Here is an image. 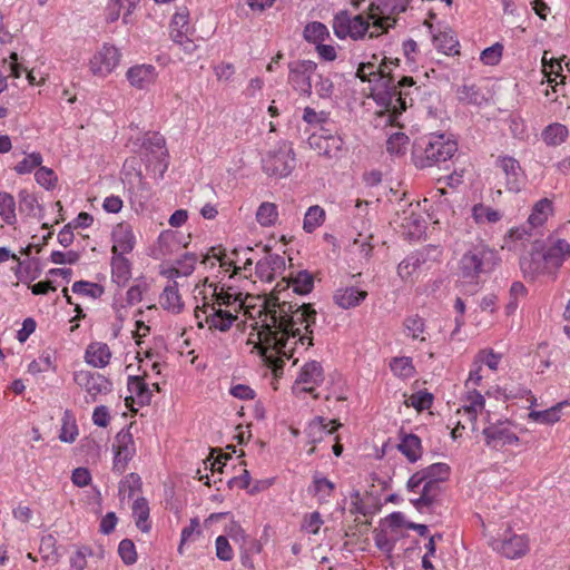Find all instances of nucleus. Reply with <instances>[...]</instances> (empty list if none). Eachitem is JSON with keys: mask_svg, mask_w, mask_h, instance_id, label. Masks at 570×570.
<instances>
[{"mask_svg": "<svg viewBox=\"0 0 570 570\" xmlns=\"http://www.w3.org/2000/svg\"><path fill=\"white\" fill-rule=\"evenodd\" d=\"M316 323V311L311 303L297 305L284 302L275 309L272 323L264 326V342L279 357H293V351L287 350L289 338H297L295 344L313 346V326Z\"/></svg>", "mask_w": 570, "mask_h": 570, "instance_id": "f257e3e1", "label": "nucleus"}, {"mask_svg": "<svg viewBox=\"0 0 570 570\" xmlns=\"http://www.w3.org/2000/svg\"><path fill=\"white\" fill-rule=\"evenodd\" d=\"M458 151V141L444 132H431L414 140L411 159L417 169L439 166Z\"/></svg>", "mask_w": 570, "mask_h": 570, "instance_id": "f03ea898", "label": "nucleus"}, {"mask_svg": "<svg viewBox=\"0 0 570 570\" xmlns=\"http://www.w3.org/2000/svg\"><path fill=\"white\" fill-rule=\"evenodd\" d=\"M498 252L487 245H473L466 250L460 262V275L470 282L476 281L481 274H490L500 264Z\"/></svg>", "mask_w": 570, "mask_h": 570, "instance_id": "7ed1b4c3", "label": "nucleus"}, {"mask_svg": "<svg viewBox=\"0 0 570 570\" xmlns=\"http://www.w3.org/2000/svg\"><path fill=\"white\" fill-rule=\"evenodd\" d=\"M332 28L334 35L340 40L351 38L354 41L368 39H375L380 36L376 31H371V24L368 18L364 14L358 13L352 16L348 10H340L334 14Z\"/></svg>", "mask_w": 570, "mask_h": 570, "instance_id": "20e7f679", "label": "nucleus"}, {"mask_svg": "<svg viewBox=\"0 0 570 570\" xmlns=\"http://www.w3.org/2000/svg\"><path fill=\"white\" fill-rule=\"evenodd\" d=\"M487 426L482 430L484 444L493 450H500L507 445H518L520 438L511 431L515 423L510 419H494L490 411L485 412Z\"/></svg>", "mask_w": 570, "mask_h": 570, "instance_id": "39448f33", "label": "nucleus"}, {"mask_svg": "<svg viewBox=\"0 0 570 570\" xmlns=\"http://www.w3.org/2000/svg\"><path fill=\"white\" fill-rule=\"evenodd\" d=\"M296 166L295 154L291 145L284 142L278 148L268 151L262 159L264 173L271 177H287Z\"/></svg>", "mask_w": 570, "mask_h": 570, "instance_id": "423d86ee", "label": "nucleus"}, {"mask_svg": "<svg viewBox=\"0 0 570 570\" xmlns=\"http://www.w3.org/2000/svg\"><path fill=\"white\" fill-rule=\"evenodd\" d=\"M492 550L509 560H517L530 551V540L527 534H517L508 528L502 535L492 538L489 542Z\"/></svg>", "mask_w": 570, "mask_h": 570, "instance_id": "0eeeda50", "label": "nucleus"}, {"mask_svg": "<svg viewBox=\"0 0 570 570\" xmlns=\"http://www.w3.org/2000/svg\"><path fill=\"white\" fill-rule=\"evenodd\" d=\"M317 67L315 61L308 59L288 63V83L299 97L309 98L312 96V77L316 73Z\"/></svg>", "mask_w": 570, "mask_h": 570, "instance_id": "6e6552de", "label": "nucleus"}, {"mask_svg": "<svg viewBox=\"0 0 570 570\" xmlns=\"http://www.w3.org/2000/svg\"><path fill=\"white\" fill-rule=\"evenodd\" d=\"M73 382L86 390L88 394L86 397L87 403L96 402L99 394L107 395L111 393L114 389L112 382L105 375L85 370L73 373Z\"/></svg>", "mask_w": 570, "mask_h": 570, "instance_id": "1a4fd4ad", "label": "nucleus"}, {"mask_svg": "<svg viewBox=\"0 0 570 570\" xmlns=\"http://www.w3.org/2000/svg\"><path fill=\"white\" fill-rule=\"evenodd\" d=\"M132 423L122 428L115 436L112 471L122 474L128 462L136 454L134 436L131 434Z\"/></svg>", "mask_w": 570, "mask_h": 570, "instance_id": "9d476101", "label": "nucleus"}, {"mask_svg": "<svg viewBox=\"0 0 570 570\" xmlns=\"http://www.w3.org/2000/svg\"><path fill=\"white\" fill-rule=\"evenodd\" d=\"M371 97L379 107L393 112V100L396 97L395 77L393 73L380 72L372 78Z\"/></svg>", "mask_w": 570, "mask_h": 570, "instance_id": "9b49d317", "label": "nucleus"}, {"mask_svg": "<svg viewBox=\"0 0 570 570\" xmlns=\"http://www.w3.org/2000/svg\"><path fill=\"white\" fill-rule=\"evenodd\" d=\"M505 176V187L509 191L519 193L525 181V174L518 159L509 155H500L495 160Z\"/></svg>", "mask_w": 570, "mask_h": 570, "instance_id": "f8f14e48", "label": "nucleus"}, {"mask_svg": "<svg viewBox=\"0 0 570 570\" xmlns=\"http://www.w3.org/2000/svg\"><path fill=\"white\" fill-rule=\"evenodd\" d=\"M120 52L115 46L104 45L89 61L90 70L97 76H107L119 65Z\"/></svg>", "mask_w": 570, "mask_h": 570, "instance_id": "ddd939ff", "label": "nucleus"}, {"mask_svg": "<svg viewBox=\"0 0 570 570\" xmlns=\"http://www.w3.org/2000/svg\"><path fill=\"white\" fill-rule=\"evenodd\" d=\"M140 142H135V146H139L138 151H145L146 154L155 155L159 163L163 165L161 175L168 168V150L166 148V139L158 131H148L145 136L139 140Z\"/></svg>", "mask_w": 570, "mask_h": 570, "instance_id": "4468645a", "label": "nucleus"}, {"mask_svg": "<svg viewBox=\"0 0 570 570\" xmlns=\"http://www.w3.org/2000/svg\"><path fill=\"white\" fill-rule=\"evenodd\" d=\"M208 308L212 309V313L206 316V323L209 327L220 332H227L237 318V316L232 314L229 311L216 308L208 303H205L203 307H196L195 316L199 318V312L203 311V313H207Z\"/></svg>", "mask_w": 570, "mask_h": 570, "instance_id": "2eb2a0df", "label": "nucleus"}, {"mask_svg": "<svg viewBox=\"0 0 570 570\" xmlns=\"http://www.w3.org/2000/svg\"><path fill=\"white\" fill-rule=\"evenodd\" d=\"M342 424L336 420H331L326 423L324 416H315L307 423L305 434L308 439V443L317 444L324 440L325 435L334 434Z\"/></svg>", "mask_w": 570, "mask_h": 570, "instance_id": "dca6fc26", "label": "nucleus"}, {"mask_svg": "<svg viewBox=\"0 0 570 570\" xmlns=\"http://www.w3.org/2000/svg\"><path fill=\"white\" fill-rule=\"evenodd\" d=\"M431 250H436V246L429 245L422 249L412 252L397 265V275L402 279L411 277L414 272L429 261Z\"/></svg>", "mask_w": 570, "mask_h": 570, "instance_id": "f3484780", "label": "nucleus"}, {"mask_svg": "<svg viewBox=\"0 0 570 570\" xmlns=\"http://www.w3.org/2000/svg\"><path fill=\"white\" fill-rule=\"evenodd\" d=\"M543 242L535 240L530 252V257L521 261L520 265L525 275L532 278L542 275L547 272L548 264L543 257Z\"/></svg>", "mask_w": 570, "mask_h": 570, "instance_id": "a211bd4d", "label": "nucleus"}, {"mask_svg": "<svg viewBox=\"0 0 570 570\" xmlns=\"http://www.w3.org/2000/svg\"><path fill=\"white\" fill-rule=\"evenodd\" d=\"M157 71L153 65H136L130 67L126 72L129 83L140 90L147 89L157 79Z\"/></svg>", "mask_w": 570, "mask_h": 570, "instance_id": "6ab92c4d", "label": "nucleus"}, {"mask_svg": "<svg viewBox=\"0 0 570 570\" xmlns=\"http://www.w3.org/2000/svg\"><path fill=\"white\" fill-rule=\"evenodd\" d=\"M308 144L313 149L317 150L320 155L330 159H337L342 155L344 140L342 137L326 139V137L323 136H309Z\"/></svg>", "mask_w": 570, "mask_h": 570, "instance_id": "aec40b11", "label": "nucleus"}, {"mask_svg": "<svg viewBox=\"0 0 570 570\" xmlns=\"http://www.w3.org/2000/svg\"><path fill=\"white\" fill-rule=\"evenodd\" d=\"M114 242L111 252L112 255H125L132 252L136 238L129 225L120 224L111 233Z\"/></svg>", "mask_w": 570, "mask_h": 570, "instance_id": "412c9836", "label": "nucleus"}, {"mask_svg": "<svg viewBox=\"0 0 570 570\" xmlns=\"http://www.w3.org/2000/svg\"><path fill=\"white\" fill-rule=\"evenodd\" d=\"M367 297V292L357 286L340 287L333 295L334 303L343 309L358 306Z\"/></svg>", "mask_w": 570, "mask_h": 570, "instance_id": "4be33fe9", "label": "nucleus"}, {"mask_svg": "<svg viewBox=\"0 0 570 570\" xmlns=\"http://www.w3.org/2000/svg\"><path fill=\"white\" fill-rule=\"evenodd\" d=\"M543 253L548 266L550 265L558 271L570 257V244L566 239L559 238L547 249L543 246Z\"/></svg>", "mask_w": 570, "mask_h": 570, "instance_id": "5701e85b", "label": "nucleus"}, {"mask_svg": "<svg viewBox=\"0 0 570 570\" xmlns=\"http://www.w3.org/2000/svg\"><path fill=\"white\" fill-rule=\"evenodd\" d=\"M16 261L18 264L13 272L18 281L29 284L40 276L42 268L38 257H30L23 261L18 257Z\"/></svg>", "mask_w": 570, "mask_h": 570, "instance_id": "b1692460", "label": "nucleus"}, {"mask_svg": "<svg viewBox=\"0 0 570 570\" xmlns=\"http://www.w3.org/2000/svg\"><path fill=\"white\" fill-rule=\"evenodd\" d=\"M433 45L438 51L446 56L454 57L460 55L459 39L455 32L450 28L433 35Z\"/></svg>", "mask_w": 570, "mask_h": 570, "instance_id": "393cba45", "label": "nucleus"}, {"mask_svg": "<svg viewBox=\"0 0 570 570\" xmlns=\"http://www.w3.org/2000/svg\"><path fill=\"white\" fill-rule=\"evenodd\" d=\"M111 352L106 343H90L86 348L85 361L94 367L104 368L109 364Z\"/></svg>", "mask_w": 570, "mask_h": 570, "instance_id": "a878e982", "label": "nucleus"}, {"mask_svg": "<svg viewBox=\"0 0 570 570\" xmlns=\"http://www.w3.org/2000/svg\"><path fill=\"white\" fill-rule=\"evenodd\" d=\"M19 212L28 217L38 218L39 220L45 217V207L39 203L36 194L21 189L18 193Z\"/></svg>", "mask_w": 570, "mask_h": 570, "instance_id": "bb28decb", "label": "nucleus"}, {"mask_svg": "<svg viewBox=\"0 0 570 570\" xmlns=\"http://www.w3.org/2000/svg\"><path fill=\"white\" fill-rule=\"evenodd\" d=\"M397 450L407 459L410 463H415L422 458V441L414 433L401 434Z\"/></svg>", "mask_w": 570, "mask_h": 570, "instance_id": "cd10ccee", "label": "nucleus"}, {"mask_svg": "<svg viewBox=\"0 0 570 570\" xmlns=\"http://www.w3.org/2000/svg\"><path fill=\"white\" fill-rule=\"evenodd\" d=\"M159 303L165 311L173 314H180L184 309V302L178 291L176 281L169 282L159 296Z\"/></svg>", "mask_w": 570, "mask_h": 570, "instance_id": "c85d7f7f", "label": "nucleus"}, {"mask_svg": "<svg viewBox=\"0 0 570 570\" xmlns=\"http://www.w3.org/2000/svg\"><path fill=\"white\" fill-rule=\"evenodd\" d=\"M324 382V370L320 362L309 361L305 363L296 380V384H313L320 386Z\"/></svg>", "mask_w": 570, "mask_h": 570, "instance_id": "c756f323", "label": "nucleus"}, {"mask_svg": "<svg viewBox=\"0 0 570 570\" xmlns=\"http://www.w3.org/2000/svg\"><path fill=\"white\" fill-rule=\"evenodd\" d=\"M415 80L411 76H403L395 82L396 85V97L394 98L395 104L393 106V115L400 116L407 108V98L410 97V88L415 85Z\"/></svg>", "mask_w": 570, "mask_h": 570, "instance_id": "7c9ffc66", "label": "nucleus"}, {"mask_svg": "<svg viewBox=\"0 0 570 570\" xmlns=\"http://www.w3.org/2000/svg\"><path fill=\"white\" fill-rule=\"evenodd\" d=\"M131 277V263L125 255H112L111 278L118 286H125Z\"/></svg>", "mask_w": 570, "mask_h": 570, "instance_id": "2f4dec72", "label": "nucleus"}, {"mask_svg": "<svg viewBox=\"0 0 570 570\" xmlns=\"http://www.w3.org/2000/svg\"><path fill=\"white\" fill-rule=\"evenodd\" d=\"M128 391L136 395L137 403L140 406L149 405L153 393L142 376L129 375L127 381Z\"/></svg>", "mask_w": 570, "mask_h": 570, "instance_id": "473e14b6", "label": "nucleus"}, {"mask_svg": "<svg viewBox=\"0 0 570 570\" xmlns=\"http://www.w3.org/2000/svg\"><path fill=\"white\" fill-rule=\"evenodd\" d=\"M173 40L183 43L189 31V10L187 7H179L171 19Z\"/></svg>", "mask_w": 570, "mask_h": 570, "instance_id": "72a5a7b5", "label": "nucleus"}, {"mask_svg": "<svg viewBox=\"0 0 570 570\" xmlns=\"http://www.w3.org/2000/svg\"><path fill=\"white\" fill-rule=\"evenodd\" d=\"M569 137V129L560 122H552L544 127L541 138L547 146L557 147L563 144Z\"/></svg>", "mask_w": 570, "mask_h": 570, "instance_id": "f704fd0d", "label": "nucleus"}, {"mask_svg": "<svg viewBox=\"0 0 570 570\" xmlns=\"http://www.w3.org/2000/svg\"><path fill=\"white\" fill-rule=\"evenodd\" d=\"M149 503L146 498H137L132 503V515L136 527L144 533L151 530V521L149 520Z\"/></svg>", "mask_w": 570, "mask_h": 570, "instance_id": "c9c22d12", "label": "nucleus"}, {"mask_svg": "<svg viewBox=\"0 0 570 570\" xmlns=\"http://www.w3.org/2000/svg\"><path fill=\"white\" fill-rule=\"evenodd\" d=\"M335 484L323 476L320 472H315L313 475L312 484L308 487V493L318 498L321 503L327 502L328 498L333 494Z\"/></svg>", "mask_w": 570, "mask_h": 570, "instance_id": "e433bc0d", "label": "nucleus"}, {"mask_svg": "<svg viewBox=\"0 0 570 570\" xmlns=\"http://www.w3.org/2000/svg\"><path fill=\"white\" fill-rule=\"evenodd\" d=\"M553 210V203L548 198L538 200L532 208L531 214L528 217V224L534 228L542 226Z\"/></svg>", "mask_w": 570, "mask_h": 570, "instance_id": "4c0bfd02", "label": "nucleus"}, {"mask_svg": "<svg viewBox=\"0 0 570 570\" xmlns=\"http://www.w3.org/2000/svg\"><path fill=\"white\" fill-rule=\"evenodd\" d=\"M401 226L406 230L407 238L412 240L419 239L426 229L425 219L414 212L403 218Z\"/></svg>", "mask_w": 570, "mask_h": 570, "instance_id": "58836bf2", "label": "nucleus"}, {"mask_svg": "<svg viewBox=\"0 0 570 570\" xmlns=\"http://www.w3.org/2000/svg\"><path fill=\"white\" fill-rule=\"evenodd\" d=\"M458 100L468 105L482 106L488 99L476 85H462L456 89Z\"/></svg>", "mask_w": 570, "mask_h": 570, "instance_id": "ea45409f", "label": "nucleus"}, {"mask_svg": "<svg viewBox=\"0 0 570 570\" xmlns=\"http://www.w3.org/2000/svg\"><path fill=\"white\" fill-rule=\"evenodd\" d=\"M303 38L308 43L317 45L331 38L327 27L320 21L308 22L303 30Z\"/></svg>", "mask_w": 570, "mask_h": 570, "instance_id": "a19ab883", "label": "nucleus"}, {"mask_svg": "<svg viewBox=\"0 0 570 570\" xmlns=\"http://www.w3.org/2000/svg\"><path fill=\"white\" fill-rule=\"evenodd\" d=\"M426 482L438 487L440 482L449 480L451 474V468L448 463L436 462L423 468Z\"/></svg>", "mask_w": 570, "mask_h": 570, "instance_id": "79ce46f5", "label": "nucleus"}, {"mask_svg": "<svg viewBox=\"0 0 570 570\" xmlns=\"http://www.w3.org/2000/svg\"><path fill=\"white\" fill-rule=\"evenodd\" d=\"M325 210L318 206L313 205L308 207L303 219V229L307 234L314 233L325 222Z\"/></svg>", "mask_w": 570, "mask_h": 570, "instance_id": "37998d69", "label": "nucleus"}, {"mask_svg": "<svg viewBox=\"0 0 570 570\" xmlns=\"http://www.w3.org/2000/svg\"><path fill=\"white\" fill-rule=\"evenodd\" d=\"M39 552L43 561L57 564L61 556L58 553L57 539L52 533L41 537Z\"/></svg>", "mask_w": 570, "mask_h": 570, "instance_id": "c03bdc74", "label": "nucleus"}, {"mask_svg": "<svg viewBox=\"0 0 570 570\" xmlns=\"http://www.w3.org/2000/svg\"><path fill=\"white\" fill-rule=\"evenodd\" d=\"M390 368L392 373L402 379L407 380L414 376L415 367L413 361L409 356H396L390 361Z\"/></svg>", "mask_w": 570, "mask_h": 570, "instance_id": "a18cd8bd", "label": "nucleus"}, {"mask_svg": "<svg viewBox=\"0 0 570 570\" xmlns=\"http://www.w3.org/2000/svg\"><path fill=\"white\" fill-rule=\"evenodd\" d=\"M436 488L438 487L425 482L422 487L420 497L410 500L411 504L417 512L423 513L436 502V495L433 493Z\"/></svg>", "mask_w": 570, "mask_h": 570, "instance_id": "49530a36", "label": "nucleus"}, {"mask_svg": "<svg viewBox=\"0 0 570 570\" xmlns=\"http://www.w3.org/2000/svg\"><path fill=\"white\" fill-rule=\"evenodd\" d=\"M62 424L59 433V439L65 443L75 442L78 435V425L76 417L70 410H66L62 415Z\"/></svg>", "mask_w": 570, "mask_h": 570, "instance_id": "de8ad7c7", "label": "nucleus"}, {"mask_svg": "<svg viewBox=\"0 0 570 570\" xmlns=\"http://www.w3.org/2000/svg\"><path fill=\"white\" fill-rule=\"evenodd\" d=\"M293 293L307 295L314 288V276L307 269L299 271L291 281Z\"/></svg>", "mask_w": 570, "mask_h": 570, "instance_id": "09e8293b", "label": "nucleus"}, {"mask_svg": "<svg viewBox=\"0 0 570 570\" xmlns=\"http://www.w3.org/2000/svg\"><path fill=\"white\" fill-rule=\"evenodd\" d=\"M0 216L8 225H14L17 223L16 200L14 197L7 191H0Z\"/></svg>", "mask_w": 570, "mask_h": 570, "instance_id": "8fccbe9b", "label": "nucleus"}, {"mask_svg": "<svg viewBox=\"0 0 570 570\" xmlns=\"http://www.w3.org/2000/svg\"><path fill=\"white\" fill-rule=\"evenodd\" d=\"M278 218L277 206L274 203L264 202L256 212V220L263 227L274 226Z\"/></svg>", "mask_w": 570, "mask_h": 570, "instance_id": "3c124183", "label": "nucleus"}, {"mask_svg": "<svg viewBox=\"0 0 570 570\" xmlns=\"http://www.w3.org/2000/svg\"><path fill=\"white\" fill-rule=\"evenodd\" d=\"M410 138L405 132L392 134L386 140V151L392 156H403L406 153Z\"/></svg>", "mask_w": 570, "mask_h": 570, "instance_id": "603ef678", "label": "nucleus"}, {"mask_svg": "<svg viewBox=\"0 0 570 570\" xmlns=\"http://www.w3.org/2000/svg\"><path fill=\"white\" fill-rule=\"evenodd\" d=\"M71 291L75 294L96 299L102 296L105 293V287L101 284L92 283L89 281H77L72 284Z\"/></svg>", "mask_w": 570, "mask_h": 570, "instance_id": "864d4df0", "label": "nucleus"}, {"mask_svg": "<svg viewBox=\"0 0 570 570\" xmlns=\"http://www.w3.org/2000/svg\"><path fill=\"white\" fill-rule=\"evenodd\" d=\"M472 217L474 218V220L478 224L484 223V222L494 224V223H498L502 218V214L499 210L493 209L483 204H475L472 207Z\"/></svg>", "mask_w": 570, "mask_h": 570, "instance_id": "5fc2aeb1", "label": "nucleus"}, {"mask_svg": "<svg viewBox=\"0 0 570 570\" xmlns=\"http://www.w3.org/2000/svg\"><path fill=\"white\" fill-rule=\"evenodd\" d=\"M149 289V284L144 277L137 278L126 293V305L121 307L132 306L142 301L144 294Z\"/></svg>", "mask_w": 570, "mask_h": 570, "instance_id": "6e6d98bb", "label": "nucleus"}, {"mask_svg": "<svg viewBox=\"0 0 570 570\" xmlns=\"http://www.w3.org/2000/svg\"><path fill=\"white\" fill-rule=\"evenodd\" d=\"M466 400L470 403L463 405V410L465 413L469 414L472 421H476L478 410H482L485 404L484 396L478 390L474 389L468 392Z\"/></svg>", "mask_w": 570, "mask_h": 570, "instance_id": "4d7b16f0", "label": "nucleus"}, {"mask_svg": "<svg viewBox=\"0 0 570 570\" xmlns=\"http://www.w3.org/2000/svg\"><path fill=\"white\" fill-rule=\"evenodd\" d=\"M42 164V155L39 151H33L24 157L14 166V170L18 175H26L32 173L36 168Z\"/></svg>", "mask_w": 570, "mask_h": 570, "instance_id": "13d9d810", "label": "nucleus"}, {"mask_svg": "<svg viewBox=\"0 0 570 570\" xmlns=\"http://www.w3.org/2000/svg\"><path fill=\"white\" fill-rule=\"evenodd\" d=\"M36 181L47 190H52L58 181L56 173L48 167L39 166L35 173Z\"/></svg>", "mask_w": 570, "mask_h": 570, "instance_id": "bf43d9fd", "label": "nucleus"}, {"mask_svg": "<svg viewBox=\"0 0 570 570\" xmlns=\"http://www.w3.org/2000/svg\"><path fill=\"white\" fill-rule=\"evenodd\" d=\"M118 554L126 566H132L137 562V551L131 539H122L118 544Z\"/></svg>", "mask_w": 570, "mask_h": 570, "instance_id": "052dcab7", "label": "nucleus"}, {"mask_svg": "<svg viewBox=\"0 0 570 570\" xmlns=\"http://www.w3.org/2000/svg\"><path fill=\"white\" fill-rule=\"evenodd\" d=\"M503 53V45L495 42L494 45L483 49L480 55V60L485 66H497Z\"/></svg>", "mask_w": 570, "mask_h": 570, "instance_id": "680f3d73", "label": "nucleus"}, {"mask_svg": "<svg viewBox=\"0 0 570 570\" xmlns=\"http://www.w3.org/2000/svg\"><path fill=\"white\" fill-rule=\"evenodd\" d=\"M501 355L495 353L492 348H483L475 355L474 363L481 366L485 364L490 370L495 371L498 370Z\"/></svg>", "mask_w": 570, "mask_h": 570, "instance_id": "e2e57ef3", "label": "nucleus"}, {"mask_svg": "<svg viewBox=\"0 0 570 570\" xmlns=\"http://www.w3.org/2000/svg\"><path fill=\"white\" fill-rule=\"evenodd\" d=\"M374 542L380 551L384 552L387 558H391L395 548V540L390 539L385 530H374Z\"/></svg>", "mask_w": 570, "mask_h": 570, "instance_id": "0e129e2a", "label": "nucleus"}, {"mask_svg": "<svg viewBox=\"0 0 570 570\" xmlns=\"http://www.w3.org/2000/svg\"><path fill=\"white\" fill-rule=\"evenodd\" d=\"M316 94L321 99H331L334 95L335 86L330 77L317 75L315 82Z\"/></svg>", "mask_w": 570, "mask_h": 570, "instance_id": "69168bd1", "label": "nucleus"}, {"mask_svg": "<svg viewBox=\"0 0 570 570\" xmlns=\"http://www.w3.org/2000/svg\"><path fill=\"white\" fill-rule=\"evenodd\" d=\"M197 259L195 253L187 252L180 258L176 259L174 265L178 267L183 277H186L194 273Z\"/></svg>", "mask_w": 570, "mask_h": 570, "instance_id": "338daca9", "label": "nucleus"}, {"mask_svg": "<svg viewBox=\"0 0 570 570\" xmlns=\"http://www.w3.org/2000/svg\"><path fill=\"white\" fill-rule=\"evenodd\" d=\"M434 396L428 390H421L411 396L412 406L421 412L424 410H429L433 404Z\"/></svg>", "mask_w": 570, "mask_h": 570, "instance_id": "774afa93", "label": "nucleus"}]
</instances>
